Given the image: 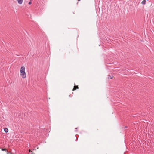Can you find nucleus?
Wrapping results in <instances>:
<instances>
[{
	"mask_svg": "<svg viewBox=\"0 0 154 154\" xmlns=\"http://www.w3.org/2000/svg\"><path fill=\"white\" fill-rule=\"evenodd\" d=\"M25 70V68L24 66H23L21 67L20 69V75L23 79H25L26 77Z\"/></svg>",
	"mask_w": 154,
	"mask_h": 154,
	"instance_id": "f257e3e1",
	"label": "nucleus"
},
{
	"mask_svg": "<svg viewBox=\"0 0 154 154\" xmlns=\"http://www.w3.org/2000/svg\"><path fill=\"white\" fill-rule=\"evenodd\" d=\"M16 0L17 1L18 3L19 4H22L23 2V0Z\"/></svg>",
	"mask_w": 154,
	"mask_h": 154,
	"instance_id": "f03ea898",
	"label": "nucleus"
},
{
	"mask_svg": "<svg viewBox=\"0 0 154 154\" xmlns=\"http://www.w3.org/2000/svg\"><path fill=\"white\" fill-rule=\"evenodd\" d=\"M4 131L6 133H7L8 131V129L6 128H4Z\"/></svg>",
	"mask_w": 154,
	"mask_h": 154,
	"instance_id": "7ed1b4c3",
	"label": "nucleus"
},
{
	"mask_svg": "<svg viewBox=\"0 0 154 154\" xmlns=\"http://www.w3.org/2000/svg\"><path fill=\"white\" fill-rule=\"evenodd\" d=\"M146 1L145 0H144L142 1V2H141V4L142 5H145L146 4Z\"/></svg>",
	"mask_w": 154,
	"mask_h": 154,
	"instance_id": "20e7f679",
	"label": "nucleus"
},
{
	"mask_svg": "<svg viewBox=\"0 0 154 154\" xmlns=\"http://www.w3.org/2000/svg\"><path fill=\"white\" fill-rule=\"evenodd\" d=\"M78 86H74V90H75L76 89H78Z\"/></svg>",
	"mask_w": 154,
	"mask_h": 154,
	"instance_id": "39448f33",
	"label": "nucleus"
},
{
	"mask_svg": "<svg viewBox=\"0 0 154 154\" xmlns=\"http://www.w3.org/2000/svg\"><path fill=\"white\" fill-rule=\"evenodd\" d=\"M113 78V76H111L110 75H109L108 76V79H111L112 78Z\"/></svg>",
	"mask_w": 154,
	"mask_h": 154,
	"instance_id": "423d86ee",
	"label": "nucleus"
},
{
	"mask_svg": "<svg viewBox=\"0 0 154 154\" xmlns=\"http://www.w3.org/2000/svg\"><path fill=\"white\" fill-rule=\"evenodd\" d=\"M2 151H7V152H8V151L5 149H2Z\"/></svg>",
	"mask_w": 154,
	"mask_h": 154,
	"instance_id": "0eeeda50",
	"label": "nucleus"
},
{
	"mask_svg": "<svg viewBox=\"0 0 154 154\" xmlns=\"http://www.w3.org/2000/svg\"><path fill=\"white\" fill-rule=\"evenodd\" d=\"M31 2H29V3H28V4H29V5H31Z\"/></svg>",
	"mask_w": 154,
	"mask_h": 154,
	"instance_id": "6e6552de",
	"label": "nucleus"
},
{
	"mask_svg": "<svg viewBox=\"0 0 154 154\" xmlns=\"http://www.w3.org/2000/svg\"><path fill=\"white\" fill-rule=\"evenodd\" d=\"M29 152H31V150H30V149H29ZM31 152H32V151H31ZM31 153L32 154V153H33L31 152Z\"/></svg>",
	"mask_w": 154,
	"mask_h": 154,
	"instance_id": "1a4fd4ad",
	"label": "nucleus"
},
{
	"mask_svg": "<svg viewBox=\"0 0 154 154\" xmlns=\"http://www.w3.org/2000/svg\"><path fill=\"white\" fill-rule=\"evenodd\" d=\"M127 128V126H125V128Z\"/></svg>",
	"mask_w": 154,
	"mask_h": 154,
	"instance_id": "9d476101",
	"label": "nucleus"
}]
</instances>
